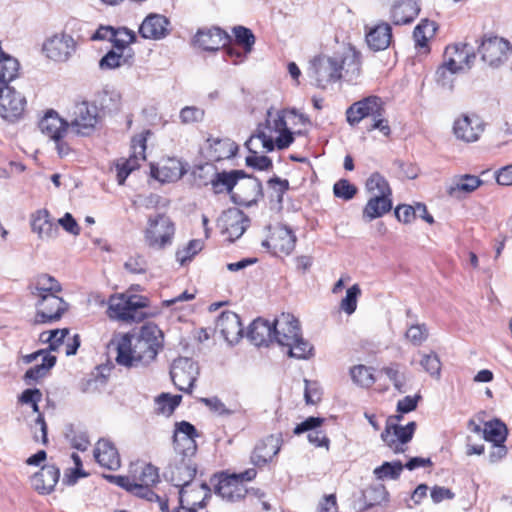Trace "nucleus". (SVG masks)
<instances>
[{"label":"nucleus","mask_w":512,"mask_h":512,"mask_svg":"<svg viewBox=\"0 0 512 512\" xmlns=\"http://www.w3.org/2000/svg\"><path fill=\"white\" fill-rule=\"evenodd\" d=\"M308 73L315 85L321 89L341 79L354 83L361 74L360 52L348 46L340 54L315 56L310 61Z\"/></svg>","instance_id":"f257e3e1"},{"label":"nucleus","mask_w":512,"mask_h":512,"mask_svg":"<svg viewBox=\"0 0 512 512\" xmlns=\"http://www.w3.org/2000/svg\"><path fill=\"white\" fill-rule=\"evenodd\" d=\"M163 332L154 323L144 324L137 336L125 334L117 344V364L132 368L154 361L163 347Z\"/></svg>","instance_id":"f03ea898"},{"label":"nucleus","mask_w":512,"mask_h":512,"mask_svg":"<svg viewBox=\"0 0 512 512\" xmlns=\"http://www.w3.org/2000/svg\"><path fill=\"white\" fill-rule=\"evenodd\" d=\"M196 473L197 465L193 458L184 459V457H175L169 464L165 472V477L176 488H179L178 495L181 496V502H186L188 505L198 504L200 508H204L206 506V500L211 496V490L205 482L200 483V488L205 490V496L202 497L200 502L191 499L189 495V487Z\"/></svg>","instance_id":"7ed1b4c3"},{"label":"nucleus","mask_w":512,"mask_h":512,"mask_svg":"<svg viewBox=\"0 0 512 512\" xmlns=\"http://www.w3.org/2000/svg\"><path fill=\"white\" fill-rule=\"evenodd\" d=\"M148 306V299L143 296L124 294L111 296L108 303V316L125 322H140L145 318L143 308Z\"/></svg>","instance_id":"20e7f679"},{"label":"nucleus","mask_w":512,"mask_h":512,"mask_svg":"<svg viewBox=\"0 0 512 512\" xmlns=\"http://www.w3.org/2000/svg\"><path fill=\"white\" fill-rule=\"evenodd\" d=\"M175 225L166 214L158 213L150 216L144 231V240L148 247L156 250L164 249L172 244Z\"/></svg>","instance_id":"39448f33"},{"label":"nucleus","mask_w":512,"mask_h":512,"mask_svg":"<svg viewBox=\"0 0 512 512\" xmlns=\"http://www.w3.org/2000/svg\"><path fill=\"white\" fill-rule=\"evenodd\" d=\"M198 375V364L191 358L178 357L171 364V380L175 387L184 393H192Z\"/></svg>","instance_id":"423d86ee"},{"label":"nucleus","mask_w":512,"mask_h":512,"mask_svg":"<svg viewBox=\"0 0 512 512\" xmlns=\"http://www.w3.org/2000/svg\"><path fill=\"white\" fill-rule=\"evenodd\" d=\"M510 49L511 46L507 40L498 36L485 35L478 52L483 62L492 68H498L507 61Z\"/></svg>","instance_id":"0eeeda50"},{"label":"nucleus","mask_w":512,"mask_h":512,"mask_svg":"<svg viewBox=\"0 0 512 512\" xmlns=\"http://www.w3.org/2000/svg\"><path fill=\"white\" fill-rule=\"evenodd\" d=\"M415 430L416 423L414 421L402 426L392 423L391 418H389L384 431L381 433V438L395 454H400L406 451L404 446L411 441Z\"/></svg>","instance_id":"6e6552de"},{"label":"nucleus","mask_w":512,"mask_h":512,"mask_svg":"<svg viewBox=\"0 0 512 512\" xmlns=\"http://www.w3.org/2000/svg\"><path fill=\"white\" fill-rule=\"evenodd\" d=\"M35 306L37 308L35 322L40 324L60 320L68 309V304L57 293H48L37 298Z\"/></svg>","instance_id":"1a4fd4ad"},{"label":"nucleus","mask_w":512,"mask_h":512,"mask_svg":"<svg viewBox=\"0 0 512 512\" xmlns=\"http://www.w3.org/2000/svg\"><path fill=\"white\" fill-rule=\"evenodd\" d=\"M248 216L238 208H229L217 220L222 234H226L230 242L239 239L249 226Z\"/></svg>","instance_id":"9d476101"},{"label":"nucleus","mask_w":512,"mask_h":512,"mask_svg":"<svg viewBox=\"0 0 512 512\" xmlns=\"http://www.w3.org/2000/svg\"><path fill=\"white\" fill-rule=\"evenodd\" d=\"M97 117V108L95 106H90L85 101L77 103L73 108L69 128L77 135L88 136L95 128Z\"/></svg>","instance_id":"9b49d317"},{"label":"nucleus","mask_w":512,"mask_h":512,"mask_svg":"<svg viewBox=\"0 0 512 512\" xmlns=\"http://www.w3.org/2000/svg\"><path fill=\"white\" fill-rule=\"evenodd\" d=\"M26 106V99L12 86H0V115L8 121L19 119Z\"/></svg>","instance_id":"f8f14e48"},{"label":"nucleus","mask_w":512,"mask_h":512,"mask_svg":"<svg viewBox=\"0 0 512 512\" xmlns=\"http://www.w3.org/2000/svg\"><path fill=\"white\" fill-rule=\"evenodd\" d=\"M43 51L53 61L66 62L75 53L76 42L68 34H55L44 42Z\"/></svg>","instance_id":"ddd939ff"},{"label":"nucleus","mask_w":512,"mask_h":512,"mask_svg":"<svg viewBox=\"0 0 512 512\" xmlns=\"http://www.w3.org/2000/svg\"><path fill=\"white\" fill-rule=\"evenodd\" d=\"M383 100L376 95H370L354 102L346 110V120L351 126L358 125L363 119L371 118L381 110Z\"/></svg>","instance_id":"4468645a"},{"label":"nucleus","mask_w":512,"mask_h":512,"mask_svg":"<svg viewBox=\"0 0 512 512\" xmlns=\"http://www.w3.org/2000/svg\"><path fill=\"white\" fill-rule=\"evenodd\" d=\"M300 331L299 320L290 313H281L273 320L274 342L280 346L289 344Z\"/></svg>","instance_id":"2eb2a0df"},{"label":"nucleus","mask_w":512,"mask_h":512,"mask_svg":"<svg viewBox=\"0 0 512 512\" xmlns=\"http://www.w3.org/2000/svg\"><path fill=\"white\" fill-rule=\"evenodd\" d=\"M215 329L231 345L238 343L244 332L240 317L233 311H223L216 320Z\"/></svg>","instance_id":"dca6fc26"},{"label":"nucleus","mask_w":512,"mask_h":512,"mask_svg":"<svg viewBox=\"0 0 512 512\" xmlns=\"http://www.w3.org/2000/svg\"><path fill=\"white\" fill-rule=\"evenodd\" d=\"M453 131L456 138L465 142H475L484 131V123L477 115H463L454 122Z\"/></svg>","instance_id":"f3484780"},{"label":"nucleus","mask_w":512,"mask_h":512,"mask_svg":"<svg viewBox=\"0 0 512 512\" xmlns=\"http://www.w3.org/2000/svg\"><path fill=\"white\" fill-rule=\"evenodd\" d=\"M280 436L268 435L257 442L251 454V462L258 467H263L276 456L281 449Z\"/></svg>","instance_id":"a211bd4d"},{"label":"nucleus","mask_w":512,"mask_h":512,"mask_svg":"<svg viewBox=\"0 0 512 512\" xmlns=\"http://www.w3.org/2000/svg\"><path fill=\"white\" fill-rule=\"evenodd\" d=\"M105 478L111 482L116 484L117 486L125 489L127 492L131 493L134 496L145 499L149 502L163 501L160 496H158L150 486L141 484L137 482L134 478H130L128 476L121 475H105Z\"/></svg>","instance_id":"6ab92c4d"},{"label":"nucleus","mask_w":512,"mask_h":512,"mask_svg":"<svg viewBox=\"0 0 512 512\" xmlns=\"http://www.w3.org/2000/svg\"><path fill=\"white\" fill-rule=\"evenodd\" d=\"M216 170V168H214ZM248 174L244 170H231V171H214L209 182L215 194L228 193L230 196L234 193L233 189L240 179H245Z\"/></svg>","instance_id":"aec40b11"},{"label":"nucleus","mask_w":512,"mask_h":512,"mask_svg":"<svg viewBox=\"0 0 512 512\" xmlns=\"http://www.w3.org/2000/svg\"><path fill=\"white\" fill-rule=\"evenodd\" d=\"M59 477L60 469L54 464H47L31 476L30 482L39 494L47 495L54 491Z\"/></svg>","instance_id":"412c9836"},{"label":"nucleus","mask_w":512,"mask_h":512,"mask_svg":"<svg viewBox=\"0 0 512 512\" xmlns=\"http://www.w3.org/2000/svg\"><path fill=\"white\" fill-rule=\"evenodd\" d=\"M231 41V36L219 27L199 29L195 35V42L205 51H218Z\"/></svg>","instance_id":"4be33fe9"},{"label":"nucleus","mask_w":512,"mask_h":512,"mask_svg":"<svg viewBox=\"0 0 512 512\" xmlns=\"http://www.w3.org/2000/svg\"><path fill=\"white\" fill-rule=\"evenodd\" d=\"M215 494L227 502H237L245 498L248 489L237 477L224 476L215 485Z\"/></svg>","instance_id":"5701e85b"},{"label":"nucleus","mask_w":512,"mask_h":512,"mask_svg":"<svg viewBox=\"0 0 512 512\" xmlns=\"http://www.w3.org/2000/svg\"><path fill=\"white\" fill-rule=\"evenodd\" d=\"M245 178L248 181L240 186V192L231 195V200L237 205L250 207L263 197V187L257 177L248 174V177Z\"/></svg>","instance_id":"b1692460"},{"label":"nucleus","mask_w":512,"mask_h":512,"mask_svg":"<svg viewBox=\"0 0 512 512\" xmlns=\"http://www.w3.org/2000/svg\"><path fill=\"white\" fill-rule=\"evenodd\" d=\"M94 457L99 465L109 470H117L121 466L118 450L109 440L100 439L96 443Z\"/></svg>","instance_id":"393cba45"},{"label":"nucleus","mask_w":512,"mask_h":512,"mask_svg":"<svg viewBox=\"0 0 512 512\" xmlns=\"http://www.w3.org/2000/svg\"><path fill=\"white\" fill-rule=\"evenodd\" d=\"M419 12V0H396L391 8V19L395 25H406L414 21Z\"/></svg>","instance_id":"a878e982"},{"label":"nucleus","mask_w":512,"mask_h":512,"mask_svg":"<svg viewBox=\"0 0 512 512\" xmlns=\"http://www.w3.org/2000/svg\"><path fill=\"white\" fill-rule=\"evenodd\" d=\"M168 19L160 14H150L139 27V34L145 39H161L168 34Z\"/></svg>","instance_id":"bb28decb"},{"label":"nucleus","mask_w":512,"mask_h":512,"mask_svg":"<svg viewBox=\"0 0 512 512\" xmlns=\"http://www.w3.org/2000/svg\"><path fill=\"white\" fill-rule=\"evenodd\" d=\"M39 129L53 140L63 137L69 128V123L62 119L54 110H49L39 121Z\"/></svg>","instance_id":"cd10ccee"},{"label":"nucleus","mask_w":512,"mask_h":512,"mask_svg":"<svg viewBox=\"0 0 512 512\" xmlns=\"http://www.w3.org/2000/svg\"><path fill=\"white\" fill-rule=\"evenodd\" d=\"M247 337L255 346H268L274 342L273 322L260 317L255 319L249 325Z\"/></svg>","instance_id":"c85d7f7f"},{"label":"nucleus","mask_w":512,"mask_h":512,"mask_svg":"<svg viewBox=\"0 0 512 512\" xmlns=\"http://www.w3.org/2000/svg\"><path fill=\"white\" fill-rule=\"evenodd\" d=\"M31 228L40 239L54 238L58 233V224L51 220L50 214L46 209L37 210L32 214Z\"/></svg>","instance_id":"c756f323"},{"label":"nucleus","mask_w":512,"mask_h":512,"mask_svg":"<svg viewBox=\"0 0 512 512\" xmlns=\"http://www.w3.org/2000/svg\"><path fill=\"white\" fill-rule=\"evenodd\" d=\"M189 165L178 159H169L160 169L152 168V176L161 182H174L181 179L188 171Z\"/></svg>","instance_id":"7c9ffc66"},{"label":"nucleus","mask_w":512,"mask_h":512,"mask_svg":"<svg viewBox=\"0 0 512 512\" xmlns=\"http://www.w3.org/2000/svg\"><path fill=\"white\" fill-rule=\"evenodd\" d=\"M392 196L373 195L367 201L362 211V217L370 222L376 218L382 217L392 209Z\"/></svg>","instance_id":"2f4dec72"},{"label":"nucleus","mask_w":512,"mask_h":512,"mask_svg":"<svg viewBox=\"0 0 512 512\" xmlns=\"http://www.w3.org/2000/svg\"><path fill=\"white\" fill-rule=\"evenodd\" d=\"M209 144V157L213 161H221L230 159L238 152V145L229 138H208Z\"/></svg>","instance_id":"473e14b6"},{"label":"nucleus","mask_w":512,"mask_h":512,"mask_svg":"<svg viewBox=\"0 0 512 512\" xmlns=\"http://www.w3.org/2000/svg\"><path fill=\"white\" fill-rule=\"evenodd\" d=\"M481 184L482 181L475 175L465 174L456 176L447 188V194L450 197L460 199L463 195L475 191Z\"/></svg>","instance_id":"72a5a7b5"},{"label":"nucleus","mask_w":512,"mask_h":512,"mask_svg":"<svg viewBox=\"0 0 512 512\" xmlns=\"http://www.w3.org/2000/svg\"><path fill=\"white\" fill-rule=\"evenodd\" d=\"M392 40V28L388 23H380L366 35L368 46L374 51L385 50Z\"/></svg>","instance_id":"f704fd0d"},{"label":"nucleus","mask_w":512,"mask_h":512,"mask_svg":"<svg viewBox=\"0 0 512 512\" xmlns=\"http://www.w3.org/2000/svg\"><path fill=\"white\" fill-rule=\"evenodd\" d=\"M28 289L32 296L39 298L48 293H59L62 287L53 276L40 274L30 282Z\"/></svg>","instance_id":"c9c22d12"},{"label":"nucleus","mask_w":512,"mask_h":512,"mask_svg":"<svg viewBox=\"0 0 512 512\" xmlns=\"http://www.w3.org/2000/svg\"><path fill=\"white\" fill-rule=\"evenodd\" d=\"M463 69V66L459 64L454 58H449L438 67L435 78L439 86L444 89L451 91L454 86L455 75Z\"/></svg>","instance_id":"e433bc0d"},{"label":"nucleus","mask_w":512,"mask_h":512,"mask_svg":"<svg viewBox=\"0 0 512 512\" xmlns=\"http://www.w3.org/2000/svg\"><path fill=\"white\" fill-rule=\"evenodd\" d=\"M56 357L46 354L42 357V363L29 368L23 375V381L26 385L31 386L38 383L41 379L46 377L50 369L56 364Z\"/></svg>","instance_id":"4c0bfd02"},{"label":"nucleus","mask_w":512,"mask_h":512,"mask_svg":"<svg viewBox=\"0 0 512 512\" xmlns=\"http://www.w3.org/2000/svg\"><path fill=\"white\" fill-rule=\"evenodd\" d=\"M283 347H287V355L291 358L306 360L314 355V347L302 337L301 331L294 337L293 341H288Z\"/></svg>","instance_id":"58836bf2"},{"label":"nucleus","mask_w":512,"mask_h":512,"mask_svg":"<svg viewBox=\"0 0 512 512\" xmlns=\"http://www.w3.org/2000/svg\"><path fill=\"white\" fill-rule=\"evenodd\" d=\"M146 137L142 134L137 135L131 140V154L128 159L122 160L128 168H131V172L139 167V162L146 159Z\"/></svg>","instance_id":"ea45409f"},{"label":"nucleus","mask_w":512,"mask_h":512,"mask_svg":"<svg viewBox=\"0 0 512 512\" xmlns=\"http://www.w3.org/2000/svg\"><path fill=\"white\" fill-rule=\"evenodd\" d=\"M507 434V427L501 420L494 419L485 423L483 437L486 441L501 444L506 441Z\"/></svg>","instance_id":"a19ab883"},{"label":"nucleus","mask_w":512,"mask_h":512,"mask_svg":"<svg viewBox=\"0 0 512 512\" xmlns=\"http://www.w3.org/2000/svg\"><path fill=\"white\" fill-rule=\"evenodd\" d=\"M404 470L401 461L383 462L380 466L373 470V474L377 480H398Z\"/></svg>","instance_id":"79ce46f5"},{"label":"nucleus","mask_w":512,"mask_h":512,"mask_svg":"<svg viewBox=\"0 0 512 512\" xmlns=\"http://www.w3.org/2000/svg\"><path fill=\"white\" fill-rule=\"evenodd\" d=\"M174 450L176 457L193 458L197 452L196 437L180 436L174 434L173 436Z\"/></svg>","instance_id":"37998d69"},{"label":"nucleus","mask_w":512,"mask_h":512,"mask_svg":"<svg viewBox=\"0 0 512 512\" xmlns=\"http://www.w3.org/2000/svg\"><path fill=\"white\" fill-rule=\"evenodd\" d=\"M366 190L373 195L392 196V190L386 178L378 172H374L366 180Z\"/></svg>","instance_id":"c03bdc74"},{"label":"nucleus","mask_w":512,"mask_h":512,"mask_svg":"<svg viewBox=\"0 0 512 512\" xmlns=\"http://www.w3.org/2000/svg\"><path fill=\"white\" fill-rule=\"evenodd\" d=\"M254 137L251 136L246 142L245 147L253 154L247 156L245 163L248 167L254 168L259 171H267L273 167L272 160L268 156H258L257 151L252 149Z\"/></svg>","instance_id":"a18cd8bd"},{"label":"nucleus","mask_w":512,"mask_h":512,"mask_svg":"<svg viewBox=\"0 0 512 512\" xmlns=\"http://www.w3.org/2000/svg\"><path fill=\"white\" fill-rule=\"evenodd\" d=\"M273 248L285 254H290L295 248L296 236L288 228L280 229L277 237L272 238Z\"/></svg>","instance_id":"49530a36"},{"label":"nucleus","mask_w":512,"mask_h":512,"mask_svg":"<svg viewBox=\"0 0 512 512\" xmlns=\"http://www.w3.org/2000/svg\"><path fill=\"white\" fill-rule=\"evenodd\" d=\"M437 30L436 24L428 19H422L414 28L413 37L418 47H427V42Z\"/></svg>","instance_id":"de8ad7c7"},{"label":"nucleus","mask_w":512,"mask_h":512,"mask_svg":"<svg viewBox=\"0 0 512 512\" xmlns=\"http://www.w3.org/2000/svg\"><path fill=\"white\" fill-rule=\"evenodd\" d=\"M100 107L103 111L112 113L120 109L121 95L115 89H103L98 96Z\"/></svg>","instance_id":"09e8293b"},{"label":"nucleus","mask_w":512,"mask_h":512,"mask_svg":"<svg viewBox=\"0 0 512 512\" xmlns=\"http://www.w3.org/2000/svg\"><path fill=\"white\" fill-rule=\"evenodd\" d=\"M200 402L207 406L210 411L219 416H230L244 412L240 405H235L233 408H227L218 397L201 398Z\"/></svg>","instance_id":"8fccbe9b"},{"label":"nucleus","mask_w":512,"mask_h":512,"mask_svg":"<svg viewBox=\"0 0 512 512\" xmlns=\"http://www.w3.org/2000/svg\"><path fill=\"white\" fill-rule=\"evenodd\" d=\"M136 35L134 31L127 27H119L115 29L113 36L109 37V41L113 44V47L123 52L124 49L130 44L135 42Z\"/></svg>","instance_id":"3c124183"},{"label":"nucleus","mask_w":512,"mask_h":512,"mask_svg":"<svg viewBox=\"0 0 512 512\" xmlns=\"http://www.w3.org/2000/svg\"><path fill=\"white\" fill-rule=\"evenodd\" d=\"M420 365L433 378L439 379L441 376V361L436 352L431 351L428 354L421 353Z\"/></svg>","instance_id":"603ef678"},{"label":"nucleus","mask_w":512,"mask_h":512,"mask_svg":"<svg viewBox=\"0 0 512 512\" xmlns=\"http://www.w3.org/2000/svg\"><path fill=\"white\" fill-rule=\"evenodd\" d=\"M233 34L236 43L243 47L245 54L251 53L256 41L253 32L247 27L238 25L233 28Z\"/></svg>","instance_id":"864d4df0"},{"label":"nucleus","mask_w":512,"mask_h":512,"mask_svg":"<svg viewBox=\"0 0 512 512\" xmlns=\"http://www.w3.org/2000/svg\"><path fill=\"white\" fill-rule=\"evenodd\" d=\"M381 373H384L390 381H392L394 388L399 392H405L406 377L400 371L399 363H391L389 366L383 367Z\"/></svg>","instance_id":"5fc2aeb1"},{"label":"nucleus","mask_w":512,"mask_h":512,"mask_svg":"<svg viewBox=\"0 0 512 512\" xmlns=\"http://www.w3.org/2000/svg\"><path fill=\"white\" fill-rule=\"evenodd\" d=\"M181 400V395L171 396L168 393H162L156 398L157 410L164 415L170 416L179 406Z\"/></svg>","instance_id":"6e6d98bb"},{"label":"nucleus","mask_w":512,"mask_h":512,"mask_svg":"<svg viewBox=\"0 0 512 512\" xmlns=\"http://www.w3.org/2000/svg\"><path fill=\"white\" fill-rule=\"evenodd\" d=\"M353 382L362 387H370L375 383L371 369L364 365H357L350 369Z\"/></svg>","instance_id":"4d7b16f0"},{"label":"nucleus","mask_w":512,"mask_h":512,"mask_svg":"<svg viewBox=\"0 0 512 512\" xmlns=\"http://www.w3.org/2000/svg\"><path fill=\"white\" fill-rule=\"evenodd\" d=\"M68 334V328L54 329L49 332H43L40 339L42 342L49 343V351H57Z\"/></svg>","instance_id":"13d9d810"},{"label":"nucleus","mask_w":512,"mask_h":512,"mask_svg":"<svg viewBox=\"0 0 512 512\" xmlns=\"http://www.w3.org/2000/svg\"><path fill=\"white\" fill-rule=\"evenodd\" d=\"M30 405H31L33 412L37 414L36 419L34 420L33 424H31V432L33 434V439L35 441L39 440V438L36 434V431H35L36 427L39 426V429L41 432V443L43 445H47L48 444L47 424H46L43 413L40 412L39 402H33Z\"/></svg>","instance_id":"bf43d9fd"},{"label":"nucleus","mask_w":512,"mask_h":512,"mask_svg":"<svg viewBox=\"0 0 512 512\" xmlns=\"http://www.w3.org/2000/svg\"><path fill=\"white\" fill-rule=\"evenodd\" d=\"M274 109L271 107L267 111V119H266V125L267 127L274 132H280L287 128L286 123V114H294V111H287V110H280L276 112L275 117H273Z\"/></svg>","instance_id":"052dcab7"},{"label":"nucleus","mask_w":512,"mask_h":512,"mask_svg":"<svg viewBox=\"0 0 512 512\" xmlns=\"http://www.w3.org/2000/svg\"><path fill=\"white\" fill-rule=\"evenodd\" d=\"M388 495L384 485L379 484L368 488L364 494L366 507L371 508L375 505H380L382 502H386Z\"/></svg>","instance_id":"680f3d73"},{"label":"nucleus","mask_w":512,"mask_h":512,"mask_svg":"<svg viewBox=\"0 0 512 512\" xmlns=\"http://www.w3.org/2000/svg\"><path fill=\"white\" fill-rule=\"evenodd\" d=\"M128 62V57L123 55V52H116L115 50L108 51L99 61V67L102 70L116 69Z\"/></svg>","instance_id":"e2e57ef3"},{"label":"nucleus","mask_w":512,"mask_h":512,"mask_svg":"<svg viewBox=\"0 0 512 512\" xmlns=\"http://www.w3.org/2000/svg\"><path fill=\"white\" fill-rule=\"evenodd\" d=\"M429 331L426 324H412L407 327L405 338L414 346H420L428 339Z\"/></svg>","instance_id":"0e129e2a"},{"label":"nucleus","mask_w":512,"mask_h":512,"mask_svg":"<svg viewBox=\"0 0 512 512\" xmlns=\"http://www.w3.org/2000/svg\"><path fill=\"white\" fill-rule=\"evenodd\" d=\"M385 113L386 109L384 104L381 107V110L377 111V113L371 117V124L366 127V130L368 132L379 130L384 136L389 137L391 134V128L388 120L385 118Z\"/></svg>","instance_id":"69168bd1"},{"label":"nucleus","mask_w":512,"mask_h":512,"mask_svg":"<svg viewBox=\"0 0 512 512\" xmlns=\"http://www.w3.org/2000/svg\"><path fill=\"white\" fill-rule=\"evenodd\" d=\"M361 294V289L358 284L352 285L346 291V296L341 300L340 307L348 315L355 312L357 308V299Z\"/></svg>","instance_id":"338daca9"},{"label":"nucleus","mask_w":512,"mask_h":512,"mask_svg":"<svg viewBox=\"0 0 512 512\" xmlns=\"http://www.w3.org/2000/svg\"><path fill=\"white\" fill-rule=\"evenodd\" d=\"M335 197L343 200H351L357 193V187L346 179H340L333 186Z\"/></svg>","instance_id":"774afa93"}]
</instances>
